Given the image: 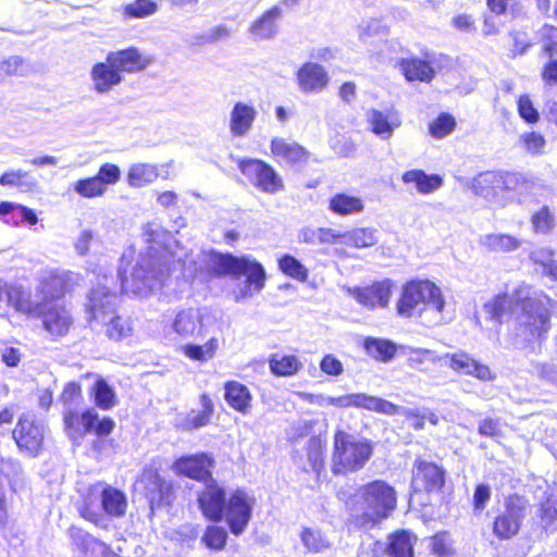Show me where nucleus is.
<instances>
[{"label": "nucleus", "mask_w": 557, "mask_h": 557, "mask_svg": "<svg viewBox=\"0 0 557 557\" xmlns=\"http://www.w3.org/2000/svg\"><path fill=\"white\" fill-rule=\"evenodd\" d=\"M454 127V117L448 114H442L430 125V132L433 137L443 138L450 134Z\"/></svg>", "instance_id": "nucleus-60"}, {"label": "nucleus", "mask_w": 557, "mask_h": 557, "mask_svg": "<svg viewBox=\"0 0 557 557\" xmlns=\"http://www.w3.org/2000/svg\"><path fill=\"white\" fill-rule=\"evenodd\" d=\"M300 539L304 546L312 553H320L331 546L329 539L317 529L305 528Z\"/></svg>", "instance_id": "nucleus-51"}, {"label": "nucleus", "mask_w": 557, "mask_h": 557, "mask_svg": "<svg viewBox=\"0 0 557 557\" xmlns=\"http://www.w3.org/2000/svg\"><path fill=\"white\" fill-rule=\"evenodd\" d=\"M81 516L96 525H104V515L122 517L126 512L127 500L123 492L96 482L82 494Z\"/></svg>", "instance_id": "nucleus-7"}, {"label": "nucleus", "mask_w": 557, "mask_h": 557, "mask_svg": "<svg viewBox=\"0 0 557 557\" xmlns=\"http://www.w3.org/2000/svg\"><path fill=\"white\" fill-rule=\"evenodd\" d=\"M258 111L253 104L237 101L228 115V129L234 138H244L252 129Z\"/></svg>", "instance_id": "nucleus-20"}, {"label": "nucleus", "mask_w": 557, "mask_h": 557, "mask_svg": "<svg viewBox=\"0 0 557 557\" xmlns=\"http://www.w3.org/2000/svg\"><path fill=\"white\" fill-rule=\"evenodd\" d=\"M400 67L407 81L410 82H429L434 74L433 69L428 62L416 58L403 60Z\"/></svg>", "instance_id": "nucleus-46"}, {"label": "nucleus", "mask_w": 557, "mask_h": 557, "mask_svg": "<svg viewBox=\"0 0 557 557\" xmlns=\"http://www.w3.org/2000/svg\"><path fill=\"white\" fill-rule=\"evenodd\" d=\"M271 153L275 159L292 164H302L309 158V152L302 146L281 137L271 140Z\"/></svg>", "instance_id": "nucleus-27"}, {"label": "nucleus", "mask_w": 557, "mask_h": 557, "mask_svg": "<svg viewBox=\"0 0 557 557\" xmlns=\"http://www.w3.org/2000/svg\"><path fill=\"white\" fill-rule=\"evenodd\" d=\"M296 79L300 91L305 94H318L327 86L330 77L322 65L308 62L297 71Z\"/></svg>", "instance_id": "nucleus-24"}, {"label": "nucleus", "mask_w": 557, "mask_h": 557, "mask_svg": "<svg viewBox=\"0 0 557 557\" xmlns=\"http://www.w3.org/2000/svg\"><path fill=\"white\" fill-rule=\"evenodd\" d=\"M296 395L301 400L321 408H356L387 416H394V413L398 412V408L395 406V404L366 393H351L339 396H331L324 393L313 394L307 392H297Z\"/></svg>", "instance_id": "nucleus-8"}, {"label": "nucleus", "mask_w": 557, "mask_h": 557, "mask_svg": "<svg viewBox=\"0 0 557 557\" xmlns=\"http://www.w3.org/2000/svg\"><path fill=\"white\" fill-rule=\"evenodd\" d=\"M106 325V333L109 338L114 341H122L133 336L134 322L129 317L115 314V311L108 317L107 322H101Z\"/></svg>", "instance_id": "nucleus-43"}, {"label": "nucleus", "mask_w": 557, "mask_h": 557, "mask_svg": "<svg viewBox=\"0 0 557 557\" xmlns=\"http://www.w3.org/2000/svg\"><path fill=\"white\" fill-rule=\"evenodd\" d=\"M269 369L275 376L289 377L304 369V362L297 355L276 352L269 358Z\"/></svg>", "instance_id": "nucleus-31"}, {"label": "nucleus", "mask_w": 557, "mask_h": 557, "mask_svg": "<svg viewBox=\"0 0 557 557\" xmlns=\"http://www.w3.org/2000/svg\"><path fill=\"white\" fill-rule=\"evenodd\" d=\"M498 185V172H485L474 178L473 189L476 195L488 199L496 195V190L499 189Z\"/></svg>", "instance_id": "nucleus-50"}, {"label": "nucleus", "mask_w": 557, "mask_h": 557, "mask_svg": "<svg viewBox=\"0 0 557 557\" xmlns=\"http://www.w3.org/2000/svg\"><path fill=\"white\" fill-rule=\"evenodd\" d=\"M92 393L96 405L103 410L111 409L116 403L113 388L102 379L97 380Z\"/></svg>", "instance_id": "nucleus-52"}, {"label": "nucleus", "mask_w": 557, "mask_h": 557, "mask_svg": "<svg viewBox=\"0 0 557 557\" xmlns=\"http://www.w3.org/2000/svg\"><path fill=\"white\" fill-rule=\"evenodd\" d=\"M364 207L361 197L348 193H337L329 200V210L339 216L360 214Z\"/></svg>", "instance_id": "nucleus-32"}, {"label": "nucleus", "mask_w": 557, "mask_h": 557, "mask_svg": "<svg viewBox=\"0 0 557 557\" xmlns=\"http://www.w3.org/2000/svg\"><path fill=\"white\" fill-rule=\"evenodd\" d=\"M227 532L224 528L210 525L205 531L201 541L213 550H222L226 544Z\"/></svg>", "instance_id": "nucleus-58"}, {"label": "nucleus", "mask_w": 557, "mask_h": 557, "mask_svg": "<svg viewBox=\"0 0 557 557\" xmlns=\"http://www.w3.org/2000/svg\"><path fill=\"white\" fill-rule=\"evenodd\" d=\"M212 413L213 403L208 395L202 394L200 396V408L191 409L182 421V426L186 430L202 428L210 422Z\"/></svg>", "instance_id": "nucleus-39"}, {"label": "nucleus", "mask_w": 557, "mask_h": 557, "mask_svg": "<svg viewBox=\"0 0 557 557\" xmlns=\"http://www.w3.org/2000/svg\"><path fill=\"white\" fill-rule=\"evenodd\" d=\"M431 549L434 554L441 557H445L451 552V542L449 534L441 532L431 537L430 543Z\"/></svg>", "instance_id": "nucleus-62"}, {"label": "nucleus", "mask_w": 557, "mask_h": 557, "mask_svg": "<svg viewBox=\"0 0 557 557\" xmlns=\"http://www.w3.org/2000/svg\"><path fill=\"white\" fill-rule=\"evenodd\" d=\"M256 505L255 496L242 488L232 491L224 504L223 520L232 534L238 536L246 530Z\"/></svg>", "instance_id": "nucleus-11"}, {"label": "nucleus", "mask_w": 557, "mask_h": 557, "mask_svg": "<svg viewBox=\"0 0 557 557\" xmlns=\"http://www.w3.org/2000/svg\"><path fill=\"white\" fill-rule=\"evenodd\" d=\"M227 496L213 480H210L205 491L199 495L200 509L206 518L212 521L223 520V509Z\"/></svg>", "instance_id": "nucleus-25"}, {"label": "nucleus", "mask_w": 557, "mask_h": 557, "mask_svg": "<svg viewBox=\"0 0 557 557\" xmlns=\"http://www.w3.org/2000/svg\"><path fill=\"white\" fill-rule=\"evenodd\" d=\"M553 300L547 296L531 297V288L521 285L511 294H499L484 304V311L491 319H500L516 307H521L519 323L529 336H541L549 325Z\"/></svg>", "instance_id": "nucleus-2"}, {"label": "nucleus", "mask_w": 557, "mask_h": 557, "mask_svg": "<svg viewBox=\"0 0 557 557\" xmlns=\"http://www.w3.org/2000/svg\"><path fill=\"white\" fill-rule=\"evenodd\" d=\"M106 283H99L89 294V312L95 321L107 322L117 306V295L111 292L107 285L108 277H103Z\"/></svg>", "instance_id": "nucleus-19"}, {"label": "nucleus", "mask_w": 557, "mask_h": 557, "mask_svg": "<svg viewBox=\"0 0 557 557\" xmlns=\"http://www.w3.org/2000/svg\"><path fill=\"white\" fill-rule=\"evenodd\" d=\"M201 260L210 273L216 276H245L246 280L233 290L236 302L251 298L265 285V271L261 263L249 257H234L216 251L202 252Z\"/></svg>", "instance_id": "nucleus-3"}, {"label": "nucleus", "mask_w": 557, "mask_h": 557, "mask_svg": "<svg viewBox=\"0 0 557 557\" xmlns=\"http://www.w3.org/2000/svg\"><path fill=\"white\" fill-rule=\"evenodd\" d=\"M281 16L278 8L274 7L265 11L249 28L251 36L259 40L270 39L277 32V21Z\"/></svg>", "instance_id": "nucleus-37"}, {"label": "nucleus", "mask_w": 557, "mask_h": 557, "mask_svg": "<svg viewBox=\"0 0 557 557\" xmlns=\"http://www.w3.org/2000/svg\"><path fill=\"white\" fill-rule=\"evenodd\" d=\"M220 319L209 308H186L180 310L171 324V330L181 339L199 338L220 329Z\"/></svg>", "instance_id": "nucleus-10"}, {"label": "nucleus", "mask_w": 557, "mask_h": 557, "mask_svg": "<svg viewBox=\"0 0 557 557\" xmlns=\"http://www.w3.org/2000/svg\"><path fill=\"white\" fill-rule=\"evenodd\" d=\"M0 186L16 187L23 193H30L37 188L38 183L29 172L11 169L0 176Z\"/></svg>", "instance_id": "nucleus-42"}, {"label": "nucleus", "mask_w": 557, "mask_h": 557, "mask_svg": "<svg viewBox=\"0 0 557 557\" xmlns=\"http://www.w3.org/2000/svg\"><path fill=\"white\" fill-rule=\"evenodd\" d=\"M70 535L85 557H120L108 545L92 537L82 529L71 528Z\"/></svg>", "instance_id": "nucleus-29"}, {"label": "nucleus", "mask_w": 557, "mask_h": 557, "mask_svg": "<svg viewBox=\"0 0 557 557\" xmlns=\"http://www.w3.org/2000/svg\"><path fill=\"white\" fill-rule=\"evenodd\" d=\"M224 398L230 407L240 413H248L252 396L248 387L237 381H230L224 386Z\"/></svg>", "instance_id": "nucleus-35"}, {"label": "nucleus", "mask_w": 557, "mask_h": 557, "mask_svg": "<svg viewBox=\"0 0 557 557\" xmlns=\"http://www.w3.org/2000/svg\"><path fill=\"white\" fill-rule=\"evenodd\" d=\"M372 453V446L368 441L337 431L334 435L333 471L335 473L357 471L364 467Z\"/></svg>", "instance_id": "nucleus-9"}, {"label": "nucleus", "mask_w": 557, "mask_h": 557, "mask_svg": "<svg viewBox=\"0 0 557 557\" xmlns=\"http://www.w3.org/2000/svg\"><path fill=\"white\" fill-rule=\"evenodd\" d=\"M134 487L149 500L151 508L168 503L172 491L171 484L163 480L152 466L144 468Z\"/></svg>", "instance_id": "nucleus-14"}, {"label": "nucleus", "mask_w": 557, "mask_h": 557, "mask_svg": "<svg viewBox=\"0 0 557 557\" xmlns=\"http://www.w3.org/2000/svg\"><path fill=\"white\" fill-rule=\"evenodd\" d=\"M396 492L386 482L376 480L362 485L356 494L354 521L360 528H372L386 519L396 507Z\"/></svg>", "instance_id": "nucleus-6"}, {"label": "nucleus", "mask_w": 557, "mask_h": 557, "mask_svg": "<svg viewBox=\"0 0 557 557\" xmlns=\"http://www.w3.org/2000/svg\"><path fill=\"white\" fill-rule=\"evenodd\" d=\"M366 120L370 131L383 140L389 139L394 132L401 125V119L393 109H369Z\"/></svg>", "instance_id": "nucleus-21"}, {"label": "nucleus", "mask_w": 557, "mask_h": 557, "mask_svg": "<svg viewBox=\"0 0 557 557\" xmlns=\"http://www.w3.org/2000/svg\"><path fill=\"white\" fill-rule=\"evenodd\" d=\"M522 239L509 234L493 233L480 238V245L491 252L508 253L522 246Z\"/></svg>", "instance_id": "nucleus-36"}, {"label": "nucleus", "mask_w": 557, "mask_h": 557, "mask_svg": "<svg viewBox=\"0 0 557 557\" xmlns=\"http://www.w3.org/2000/svg\"><path fill=\"white\" fill-rule=\"evenodd\" d=\"M408 356V364L412 369L425 370L428 364H440L438 358L434 351L424 348H403Z\"/></svg>", "instance_id": "nucleus-49"}, {"label": "nucleus", "mask_w": 557, "mask_h": 557, "mask_svg": "<svg viewBox=\"0 0 557 557\" xmlns=\"http://www.w3.org/2000/svg\"><path fill=\"white\" fill-rule=\"evenodd\" d=\"M91 89L97 94H109L123 81V75L117 71L107 55L103 62H97L90 69Z\"/></svg>", "instance_id": "nucleus-22"}, {"label": "nucleus", "mask_w": 557, "mask_h": 557, "mask_svg": "<svg viewBox=\"0 0 557 557\" xmlns=\"http://www.w3.org/2000/svg\"><path fill=\"white\" fill-rule=\"evenodd\" d=\"M220 348V341L211 336L205 344H185L181 347V352L189 360L197 362H208L213 359Z\"/></svg>", "instance_id": "nucleus-40"}, {"label": "nucleus", "mask_w": 557, "mask_h": 557, "mask_svg": "<svg viewBox=\"0 0 557 557\" xmlns=\"http://www.w3.org/2000/svg\"><path fill=\"white\" fill-rule=\"evenodd\" d=\"M387 36L388 27L381 20H366L358 26V37L362 42L369 45L379 44V50H371L370 58L375 59L380 63H384L389 59L386 51L389 50L392 44L386 40Z\"/></svg>", "instance_id": "nucleus-17"}, {"label": "nucleus", "mask_w": 557, "mask_h": 557, "mask_svg": "<svg viewBox=\"0 0 557 557\" xmlns=\"http://www.w3.org/2000/svg\"><path fill=\"white\" fill-rule=\"evenodd\" d=\"M520 143L522 148L532 154L543 153L546 140L540 133L528 132L520 136Z\"/></svg>", "instance_id": "nucleus-59"}, {"label": "nucleus", "mask_w": 557, "mask_h": 557, "mask_svg": "<svg viewBox=\"0 0 557 557\" xmlns=\"http://www.w3.org/2000/svg\"><path fill=\"white\" fill-rule=\"evenodd\" d=\"M23 72L24 63L18 57H11L7 60L0 61V81L12 75L22 74Z\"/></svg>", "instance_id": "nucleus-61"}, {"label": "nucleus", "mask_w": 557, "mask_h": 557, "mask_svg": "<svg viewBox=\"0 0 557 557\" xmlns=\"http://www.w3.org/2000/svg\"><path fill=\"white\" fill-rule=\"evenodd\" d=\"M72 188L75 194L83 198H98L106 194L95 176L77 180L73 183Z\"/></svg>", "instance_id": "nucleus-53"}, {"label": "nucleus", "mask_w": 557, "mask_h": 557, "mask_svg": "<svg viewBox=\"0 0 557 557\" xmlns=\"http://www.w3.org/2000/svg\"><path fill=\"white\" fill-rule=\"evenodd\" d=\"M278 269L288 277L305 283L309 277V270L292 255H283L278 261Z\"/></svg>", "instance_id": "nucleus-48"}, {"label": "nucleus", "mask_w": 557, "mask_h": 557, "mask_svg": "<svg viewBox=\"0 0 557 557\" xmlns=\"http://www.w3.org/2000/svg\"><path fill=\"white\" fill-rule=\"evenodd\" d=\"M543 51L548 55H557V28L546 26L543 29Z\"/></svg>", "instance_id": "nucleus-64"}, {"label": "nucleus", "mask_w": 557, "mask_h": 557, "mask_svg": "<svg viewBox=\"0 0 557 557\" xmlns=\"http://www.w3.org/2000/svg\"><path fill=\"white\" fill-rule=\"evenodd\" d=\"M98 419V413L94 410H86L82 414L67 408L64 411V424L69 436L72 440L82 438L86 433L94 429V424Z\"/></svg>", "instance_id": "nucleus-28"}, {"label": "nucleus", "mask_w": 557, "mask_h": 557, "mask_svg": "<svg viewBox=\"0 0 557 557\" xmlns=\"http://www.w3.org/2000/svg\"><path fill=\"white\" fill-rule=\"evenodd\" d=\"M9 308L26 315L41 313L45 330L54 337L65 335L72 324V315L63 306L52 305L41 311L39 302L21 285L0 281V317H7Z\"/></svg>", "instance_id": "nucleus-4"}, {"label": "nucleus", "mask_w": 557, "mask_h": 557, "mask_svg": "<svg viewBox=\"0 0 557 557\" xmlns=\"http://www.w3.org/2000/svg\"><path fill=\"white\" fill-rule=\"evenodd\" d=\"M13 438L22 451L35 456L42 447L45 425L27 413L20 418L13 430Z\"/></svg>", "instance_id": "nucleus-15"}, {"label": "nucleus", "mask_w": 557, "mask_h": 557, "mask_svg": "<svg viewBox=\"0 0 557 557\" xmlns=\"http://www.w3.org/2000/svg\"><path fill=\"white\" fill-rule=\"evenodd\" d=\"M499 189L523 191L531 184L530 178L517 172L498 173Z\"/></svg>", "instance_id": "nucleus-54"}, {"label": "nucleus", "mask_w": 557, "mask_h": 557, "mask_svg": "<svg viewBox=\"0 0 557 557\" xmlns=\"http://www.w3.org/2000/svg\"><path fill=\"white\" fill-rule=\"evenodd\" d=\"M212 466V458L201 453L178 458L173 465V470L177 474L198 481H205L210 476Z\"/></svg>", "instance_id": "nucleus-23"}, {"label": "nucleus", "mask_w": 557, "mask_h": 557, "mask_svg": "<svg viewBox=\"0 0 557 557\" xmlns=\"http://www.w3.org/2000/svg\"><path fill=\"white\" fill-rule=\"evenodd\" d=\"M158 11V3L154 0H135L124 7V14L129 17L144 18Z\"/></svg>", "instance_id": "nucleus-55"}, {"label": "nucleus", "mask_w": 557, "mask_h": 557, "mask_svg": "<svg viewBox=\"0 0 557 557\" xmlns=\"http://www.w3.org/2000/svg\"><path fill=\"white\" fill-rule=\"evenodd\" d=\"M108 57L122 75L123 72L140 71L150 63V59L143 55L136 48L110 52Z\"/></svg>", "instance_id": "nucleus-30"}, {"label": "nucleus", "mask_w": 557, "mask_h": 557, "mask_svg": "<svg viewBox=\"0 0 557 557\" xmlns=\"http://www.w3.org/2000/svg\"><path fill=\"white\" fill-rule=\"evenodd\" d=\"M393 289V281L383 280L366 287H347V293L359 305L369 310H374L388 306Z\"/></svg>", "instance_id": "nucleus-16"}, {"label": "nucleus", "mask_w": 557, "mask_h": 557, "mask_svg": "<svg viewBox=\"0 0 557 557\" xmlns=\"http://www.w3.org/2000/svg\"><path fill=\"white\" fill-rule=\"evenodd\" d=\"M238 168L248 182L262 193L276 194L284 188L282 177L262 160L243 159Z\"/></svg>", "instance_id": "nucleus-12"}, {"label": "nucleus", "mask_w": 557, "mask_h": 557, "mask_svg": "<svg viewBox=\"0 0 557 557\" xmlns=\"http://www.w3.org/2000/svg\"><path fill=\"white\" fill-rule=\"evenodd\" d=\"M518 111L520 116L528 123H536L539 121V112L534 108L528 95L520 96L518 99Z\"/></svg>", "instance_id": "nucleus-63"}, {"label": "nucleus", "mask_w": 557, "mask_h": 557, "mask_svg": "<svg viewBox=\"0 0 557 557\" xmlns=\"http://www.w3.org/2000/svg\"><path fill=\"white\" fill-rule=\"evenodd\" d=\"M416 536L407 531H398L388 537L387 555L389 557H413Z\"/></svg>", "instance_id": "nucleus-44"}, {"label": "nucleus", "mask_w": 557, "mask_h": 557, "mask_svg": "<svg viewBox=\"0 0 557 557\" xmlns=\"http://www.w3.org/2000/svg\"><path fill=\"white\" fill-rule=\"evenodd\" d=\"M531 223L535 233L547 234L555 226V216L548 207H543L532 214Z\"/></svg>", "instance_id": "nucleus-56"}, {"label": "nucleus", "mask_w": 557, "mask_h": 557, "mask_svg": "<svg viewBox=\"0 0 557 557\" xmlns=\"http://www.w3.org/2000/svg\"><path fill=\"white\" fill-rule=\"evenodd\" d=\"M413 485L428 492L440 491L444 485V470L434 462L419 460L413 472Z\"/></svg>", "instance_id": "nucleus-26"}, {"label": "nucleus", "mask_w": 557, "mask_h": 557, "mask_svg": "<svg viewBox=\"0 0 557 557\" xmlns=\"http://www.w3.org/2000/svg\"><path fill=\"white\" fill-rule=\"evenodd\" d=\"M528 503L519 496H509L505 502V509L494 521L493 532L502 540L515 536L525 517Z\"/></svg>", "instance_id": "nucleus-13"}, {"label": "nucleus", "mask_w": 557, "mask_h": 557, "mask_svg": "<svg viewBox=\"0 0 557 557\" xmlns=\"http://www.w3.org/2000/svg\"><path fill=\"white\" fill-rule=\"evenodd\" d=\"M145 235L151 244L148 251L140 252L136 258L133 250L124 252L119 268L122 290L138 298H146L162 286L169 271L168 264L163 262L168 255L178 262H186L183 253L172 251V236L161 227L149 224Z\"/></svg>", "instance_id": "nucleus-1"}, {"label": "nucleus", "mask_w": 557, "mask_h": 557, "mask_svg": "<svg viewBox=\"0 0 557 557\" xmlns=\"http://www.w3.org/2000/svg\"><path fill=\"white\" fill-rule=\"evenodd\" d=\"M401 180L405 184L414 186L418 193L429 195L438 190L443 186V177L438 174H428L422 170L406 171Z\"/></svg>", "instance_id": "nucleus-33"}, {"label": "nucleus", "mask_w": 557, "mask_h": 557, "mask_svg": "<svg viewBox=\"0 0 557 557\" xmlns=\"http://www.w3.org/2000/svg\"><path fill=\"white\" fill-rule=\"evenodd\" d=\"M67 273H60L54 269H45L39 274L40 293L44 298H54L66 289L65 276Z\"/></svg>", "instance_id": "nucleus-38"}, {"label": "nucleus", "mask_w": 557, "mask_h": 557, "mask_svg": "<svg viewBox=\"0 0 557 557\" xmlns=\"http://www.w3.org/2000/svg\"><path fill=\"white\" fill-rule=\"evenodd\" d=\"M121 174L122 172L119 165L107 162L100 165L98 173L94 176L107 193L109 186L115 185L120 182Z\"/></svg>", "instance_id": "nucleus-57"}, {"label": "nucleus", "mask_w": 557, "mask_h": 557, "mask_svg": "<svg viewBox=\"0 0 557 557\" xmlns=\"http://www.w3.org/2000/svg\"><path fill=\"white\" fill-rule=\"evenodd\" d=\"M445 306L441 288L429 280H421L404 286L396 309L400 317H419L429 323L440 324L444 320Z\"/></svg>", "instance_id": "nucleus-5"}, {"label": "nucleus", "mask_w": 557, "mask_h": 557, "mask_svg": "<svg viewBox=\"0 0 557 557\" xmlns=\"http://www.w3.org/2000/svg\"><path fill=\"white\" fill-rule=\"evenodd\" d=\"M363 349L369 357L387 363L395 357L397 345L388 339L367 337L363 342Z\"/></svg>", "instance_id": "nucleus-41"}, {"label": "nucleus", "mask_w": 557, "mask_h": 557, "mask_svg": "<svg viewBox=\"0 0 557 557\" xmlns=\"http://www.w3.org/2000/svg\"><path fill=\"white\" fill-rule=\"evenodd\" d=\"M438 362L441 367H447L463 375H472L481 381H493L495 379L487 366L479 363L463 351L441 356Z\"/></svg>", "instance_id": "nucleus-18"}, {"label": "nucleus", "mask_w": 557, "mask_h": 557, "mask_svg": "<svg viewBox=\"0 0 557 557\" xmlns=\"http://www.w3.org/2000/svg\"><path fill=\"white\" fill-rule=\"evenodd\" d=\"M159 175L157 164L136 162L128 166L126 181L132 188H143L153 184Z\"/></svg>", "instance_id": "nucleus-34"}, {"label": "nucleus", "mask_w": 557, "mask_h": 557, "mask_svg": "<svg viewBox=\"0 0 557 557\" xmlns=\"http://www.w3.org/2000/svg\"><path fill=\"white\" fill-rule=\"evenodd\" d=\"M20 466L11 460L1 459L0 461V525H4L8 520L7 486L10 483V471L13 474L20 472Z\"/></svg>", "instance_id": "nucleus-45"}, {"label": "nucleus", "mask_w": 557, "mask_h": 557, "mask_svg": "<svg viewBox=\"0 0 557 557\" xmlns=\"http://www.w3.org/2000/svg\"><path fill=\"white\" fill-rule=\"evenodd\" d=\"M377 242V230L374 227H356L346 232L345 244L358 249L373 247Z\"/></svg>", "instance_id": "nucleus-47"}]
</instances>
